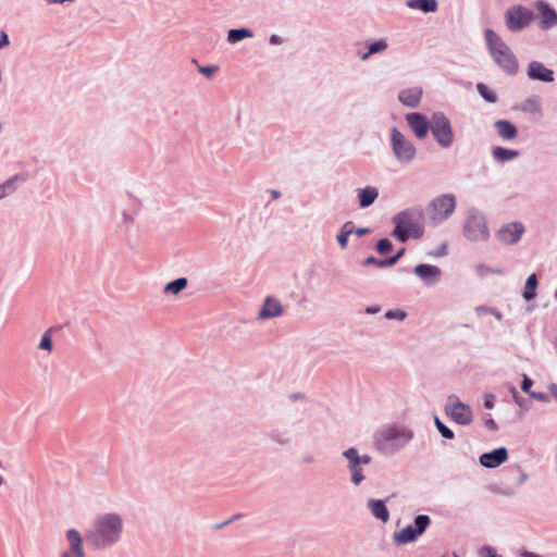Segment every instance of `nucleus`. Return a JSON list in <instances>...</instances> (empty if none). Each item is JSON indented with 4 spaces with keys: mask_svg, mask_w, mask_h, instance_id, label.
I'll return each instance as SVG.
<instances>
[{
    "mask_svg": "<svg viewBox=\"0 0 557 557\" xmlns=\"http://www.w3.org/2000/svg\"><path fill=\"white\" fill-rule=\"evenodd\" d=\"M123 532V520L116 513L98 516L86 532V540L95 548H104L115 544Z\"/></svg>",
    "mask_w": 557,
    "mask_h": 557,
    "instance_id": "1",
    "label": "nucleus"
},
{
    "mask_svg": "<svg viewBox=\"0 0 557 557\" xmlns=\"http://www.w3.org/2000/svg\"><path fill=\"white\" fill-rule=\"evenodd\" d=\"M485 40L494 61L508 74L518 72L519 63L507 44L492 29H486Z\"/></svg>",
    "mask_w": 557,
    "mask_h": 557,
    "instance_id": "2",
    "label": "nucleus"
},
{
    "mask_svg": "<svg viewBox=\"0 0 557 557\" xmlns=\"http://www.w3.org/2000/svg\"><path fill=\"white\" fill-rule=\"evenodd\" d=\"M412 437V432L405 428L389 425L383 429L376 436V446L385 453H391L407 444Z\"/></svg>",
    "mask_w": 557,
    "mask_h": 557,
    "instance_id": "3",
    "label": "nucleus"
},
{
    "mask_svg": "<svg viewBox=\"0 0 557 557\" xmlns=\"http://www.w3.org/2000/svg\"><path fill=\"white\" fill-rule=\"evenodd\" d=\"M456 208V198L453 194H443L434 198L426 208V214L433 224L447 220Z\"/></svg>",
    "mask_w": 557,
    "mask_h": 557,
    "instance_id": "4",
    "label": "nucleus"
},
{
    "mask_svg": "<svg viewBox=\"0 0 557 557\" xmlns=\"http://www.w3.org/2000/svg\"><path fill=\"white\" fill-rule=\"evenodd\" d=\"M505 18L507 28L510 32H519L532 23L534 14L530 9L521 4H517L510 7L506 11Z\"/></svg>",
    "mask_w": 557,
    "mask_h": 557,
    "instance_id": "5",
    "label": "nucleus"
},
{
    "mask_svg": "<svg viewBox=\"0 0 557 557\" xmlns=\"http://www.w3.org/2000/svg\"><path fill=\"white\" fill-rule=\"evenodd\" d=\"M431 519L426 515H419L414 519V528L408 525L398 532H395L393 540L398 545H405L416 541L430 525Z\"/></svg>",
    "mask_w": 557,
    "mask_h": 557,
    "instance_id": "6",
    "label": "nucleus"
},
{
    "mask_svg": "<svg viewBox=\"0 0 557 557\" xmlns=\"http://www.w3.org/2000/svg\"><path fill=\"white\" fill-rule=\"evenodd\" d=\"M430 129L440 146L447 148L453 144V128L449 120L444 114H434L432 116Z\"/></svg>",
    "mask_w": 557,
    "mask_h": 557,
    "instance_id": "7",
    "label": "nucleus"
},
{
    "mask_svg": "<svg viewBox=\"0 0 557 557\" xmlns=\"http://www.w3.org/2000/svg\"><path fill=\"white\" fill-rule=\"evenodd\" d=\"M446 413L449 414L456 423L461 425H468L473 420V414L470 407L459 401L458 397L455 395L448 397Z\"/></svg>",
    "mask_w": 557,
    "mask_h": 557,
    "instance_id": "8",
    "label": "nucleus"
},
{
    "mask_svg": "<svg viewBox=\"0 0 557 557\" xmlns=\"http://www.w3.org/2000/svg\"><path fill=\"white\" fill-rule=\"evenodd\" d=\"M392 145L399 161L410 162L414 158L416 149L413 145L397 128L392 131Z\"/></svg>",
    "mask_w": 557,
    "mask_h": 557,
    "instance_id": "9",
    "label": "nucleus"
},
{
    "mask_svg": "<svg viewBox=\"0 0 557 557\" xmlns=\"http://www.w3.org/2000/svg\"><path fill=\"white\" fill-rule=\"evenodd\" d=\"M463 233L468 239L473 242L486 239L488 237V228L485 219L482 215H469Z\"/></svg>",
    "mask_w": 557,
    "mask_h": 557,
    "instance_id": "10",
    "label": "nucleus"
},
{
    "mask_svg": "<svg viewBox=\"0 0 557 557\" xmlns=\"http://www.w3.org/2000/svg\"><path fill=\"white\" fill-rule=\"evenodd\" d=\"M344 456L348 460V467L351 471V480L358 485L360 484L364 475L362 474L361 465H369L371 462V457L368 455L359 456L358 450L355 448H349L344 451Z\"/></svg>",
    "mask_w": 557,
    "mask_h": 557,
    "instance_id": "11",
    "label": "nucleus"
},
{
    "mask_svg": "<svg viewBox=\"0 0 557 557\" xmlns=\"http://www.w3.org/2000/svg\"><path fill=\"white\" fill-rule=\"evenodd\" d=\"M525 232L521 222H510L500 226L496 232V238L504 245L517 244Z\"/></svg>",
    "mask_w": 557,
    "mask_h": 557,
    "instance_id": "12",
    "label": "nucleus"
},
{
    "mask_svg": "<svg viewBox=\"0 0 557 557\" xmlns=\"http://www.w3.org/2000/svg\"><path fill=\"white\" fill-rule=\"evenodd\" d=\"M65 537L69 548L62 552L61 557H85L81 533L75 529H70L66 531Z\"/></svg>",
    "mask_w": 557,
    "mask_h": 557,
    "instance_id": "13",
    "label": "nucleus"
},
{
    "mask_svg": "<svg viewBox=\"0 0 557 557\" xmlns=\"http://www.w3.org/2000/svg\"><path fill=\"white\" fill-rule=\"evenodd\" d=\"M534 8L539 14L541 28L548 29L557 25V13L547 2L539 0Z\"/></svg>",
    "mask_w": 557,
    "mask_h": 557,
    "instance_id": "14",
    "label": "nucleus"
},
{
    "mask_svg": "<svg viewBox=\"0 0 557 557\" xmlns=\"http://www.w3.org/2000/svg\"><path fill=\"white\" fill-rule=\"evenodd\" d=\"M507 449L505 447H499L493 451L481 455L480 463L485 468H496L507 461Z\"/></svg>",
    "mask_w": 557,
    "mask_h": 557,
    "instance_id": "15",
    "label": "nucleus"
},
{
    "mask_svg": "<svg viewBox=\"0 0 557 557\" xmlns=\"http://www.w3.org/2000/svg\"><path fill=\"white\" fill-rule=\"evenodd\" d=\"M406 120L418 138H424L430 128V123L421 113H409Z\"/></svg>",
    "mask_w": 557,
    "mask_h": 557,
    "instance_id": "16",
    "label": "nucleus"
},
{
    "mask_svg": "<svg viewBox=\"0 0 557 557\" xmlns=\"http://www.w3.org/2000/svg\"><path fill=\"white\" fill-rule=\"evenodd\" d=\"M413 271L428 285L436 283L441 277V270L436 265L418 264Z\"/></svg>",
    "mask_w": 557,
    "mask_h": 557,
    "instance_id": "17",
    "label": "nucleus"
},
{
    "mask_svg": "<svg viewBox=\"0 0 557 557\" xmlns=\"http://www.w3.org/2000/svg\"><path fill=\"white\" fill-rule=\"evenodd\" d=\"M528 76L531 79H537L542 82H553L554 74L553 71L545 67L541 62L532 61L528 67Z\"/></svg>",
    "mask_w": 557,
    "mask_h": 557,
    "instance_id": "18",
    "label": "nucleus"
},
{
    "mask_svg": "<svg viewBox=\"0 0 557 557\" xmlns=\"http://www.w3.org/2000/svg\"><path fill=\"white\" fill-rule=\"evenodd\" d=\"M422 97V90L419 87H412L404 89L399 92V101L410 108H414L419 104Z\"/></svg>",
    "mask_w": 557,
    "mask_h": 557,
    "instance_id": "19",
    "label": "nucleus"
},
{
    "mask_svg": "<svg viewBox=\"0 0 557 557\" xmlns=\"http://www.w3.org/2000/svg\"><path fill=\"white\" fill-rule=\"evenodd\" d=\"M283 308L278 300L268 297L260 311L261 318H273L282 314Z\"/></svg>",
    "mask_w": 557,
    "mask_h": 557,
    "instance_id": "20",
    "label": "nucleus"
},
{
    "mask_svg": "<svg viewBox=\"0 0 557 557\" xmlns=\"http://www.w3.org/2000/svg\"><path fill=\"white\" fill-rule=\"evenodd\" d=\"M495 127L499 137L505 140H512L517 137V128L509 121L498 120L495 122Z\"/></svg>",
    "mask_w": 557,
    "mask_h": 557,
    "instance_id": "21",
    "label": "nucleus"
},
{
    "mask_svg": "<svg viewBox=\"0 0 557 557\" xmlns=\"http://www.w3.org/2000/svg\"><path fill=\"white\" fill-rule=\"evenodd\" d=\"M359 205L362 208L371 206L377 198L379 191L375 187L368 186L357 190Z\"/></svg>",
    "mask_w": 557,
    "mask_h": 557,
    "instance_id": "22",
    "label": "nucleus"
},
{
    "mask_svg": "<svg viewBox=\"0 0 557 557\" xmlns=\"http://www.w3.org/2000/svg\"><path fill=\"white\" fill-rule=\"evenodd\" d=\"M368 507L370 508L372 515L383 522H386L389 519V513L384 502L371 499L368 503Z\"/></svg>",
    "mask_w": 557,
    "mask_h": 557,
    "instance_id": "23",
    "label": "nucleus"
},
{
    "mask_svg": "<svg viewBox=\"0 0 557 557\" xmlns=\"http://www.w3.org/2000/svg\"><path fill=\"white\" fill-rule=\"evenodd\" d=\"M408 5L412 9H419L425 13L435 12L437 2L435 0H410Z\"/></svg>",
    "mask_w": 557,
    "mask_h": 557,
    "instance_id": "24",
    "label": "nucleus"
},
{
    "mask_svg": "<svg viewBox=\"0 0 557 557\" xmlns=\"http://www.w3.org/2000/svg\"><path fill=\"white\" fill-rule=\"evenodd\" d=\"M519 156V151L496 147L493 149V157L500 162L511 160Z\"/></svg>",
    "mask_w": 557,
    "mask_h": 557,
    "instance_id": "25",
    "label": "nucleus"
},
{
    "mask_svg": "<svg viewBox=\"0 0 557 557\" xmlns=\"http://www.w3.org/2000/svg\"><path fill=\"white\" fill-rule=\"evenodd\" d=\"M537 287V277L535 274H531L525 282L523 297L525 300H531L535 297V290Z\"/></svg>",
    "mask_w": 557,
    "mask_h": 557,
    "instance_id": "26",
    "label": "nucleus"
},
{
    "mask_svg": "<svg viewBox=\"0 0 557 557\" xmlns=\"http://www.w3.org/2000/svg\"><path fill=\"white\" fill-rule=\"evenodd\" d=\"M187 286V280L185 277L177 278L165 285L164 292L168 294L177 295L180 292L185 289Z\"/></svg>",
    "mask_w": 557,
    "mask_h": 557,
    "instance_id": "27",
    "label": "nucleus"
},
{
    "mask_svg": "<svg viewBox=\"0 0 557 557\" xmlns=\"http://www.w3.org/2000/svg\"><path fill=\"white\" fill-rule=\"evenodd\" d=\"M251 36H252V33L246 28L231 29L227 35V40L232 44H235L244 38H248Z\"/></svg>",
    "mask_w": 557,
    "mask_h": 557,
    "instance_id": "28",
    "label": "nucleus"
},
{
    "mask_svg": "<svg viewBox=\"0 0 557 557\" xmlns=\"http://www.w3.org/2000/svg\"><path fill=\"white\" fill-rule=\"evenodd\" d=\"M476 88H478V91L479 94L487 101V102H491V103H494L496 102L497 98H496V95L490 89V87H487L485 84L483 83H479L476 85Z\"/></svg>",
    "mask_w": 557,
    "mask_h": 557,
    "instance_id": "29",
    "label": "nucleus"
},
{
    "mask_svg": "<svg viewBox=\"0 0 557 557\" xmlns=\"http://www.w3.org/2000/svg\"><path fill=\"white\" fill-rule=\"evenodd\" d=\"M387 48V44L385 40H379L370 45L369 51L364 53L361 59L367 60L369 55L384 51Z\"/></svg>",
    "mask_w": 557,
    "mask_h": 557,
    "instance_id": "30",
    "label": "nucleus"
},
{
    "mask_svg": "<svg viewBox=\"0 0 557 557\" xmlns=\"http://www.w3.org/2000/svg\"><path fill=\"white\" fill-rule=\"evenodd\" d=\"M18 175L14 176L13 178L7 181L5 183L0 185V199L4 198L8 194L12 193L15 187L14 183L18 180Z\"/></svg>",
    "mask_w": 557,
    "mask_h": 557,
    "instance_id": "31",
    "label": "nucleus"
},
{
    "mask_svg": "<svg viewBox=\"0 0 557 557\" xmlns=\"http://www.w3.org/2000/svg\"><path fill=\"white\" fill-rule=\"evenodd\" d=\"M350 225V223H346L341 232V234L337 235V240H338V244L341 246V248H346L347 247V243H348V237L349 235L351 234V228H349L348 226Z\"/></svg>",
    "mask_w": 557,
    "mask_h": 557,
    "instance_id": "32",
    "label": "nucleus"
},
{
    "mask_svg": "<svg viewBox=\"0 0 557 557\" xmlns=\"http://www.w3.org/2000/svg\"><path fill=\"white\" fill-rule=\"evenodd\" d=\"M434 422L443 437L448 440L454 438V432L449 428H447L437 417H435Z\"/></svg>",
    "mask_w": 557,
    "mask_h": 557,
    "instance_id": "33",
    "label": "nucleus"
},
{
    "mask_svg": "<svg viewBox=\"0 0 557 557\" xmlns=\"http://www.w3.org/2000/svg\"><path fill=\"white\" fill-rule=\"evenodd\" d=\"M395 222L397 223L395 230L393 231V236L399 239L400 242H406L408 238V231L406 227H403L400 222L398 221V218L395 219Z\"/></svg>",
    "mask_w": 557,
    "mask_h": 557,
    "instance_id": "34",
    "label": "nucleus"
},
{
    "mask_svg": "<svg viewBox=\"0 0 557 557\" xmlns=\"http://www.w3.org/2000/svg\"><path fill=\"white\" fill-rule=\"evenodd\" d=\"M39 348L44 349V350H47V351H51L52 350V339H51V335H50L49 331H47L42 335L41 341L39 343Z\"/></svg>",
    "mask_w": 557,
    "mask_h": 557,
    "instance_id": "35",
    "label": "nucleus"
},
{
    "mask_svg": "<svg viewBox=\"0 0 557 557\" xmlns=\"http://www.w3.org/2000/svg\"><path fill=\"white\" fill-rule=\"evenodd\" d=\"M480 557H503L498 555L494 547L484 545L479 549Z\"/></svg>",
    "mask_w": 557,
    "mask_h": 557,
    "instance_id": "36",
    "label": "nucleus"
},
{
    "mask_svg": "<svg viewBox=\"0 0 557 557\" xmlns=\"http://www.w3.org/2000/svg\"><path fill=\"white\" fill-rule=\"evenodd\" d=\"M392 247V243L387 238H383L377 242V251L381 255L389 252Z\"/></svg>",
    "mask_w": 557,
    "mask_h": 557,
    "instance_id": "37",
    "label": "nucleus"
},
{
    "mask_svg": "<svg viewBox=\"0 0 557 557\" xmlns=\"http://www.w3.org/2000/svg\"><path fill=\"white\" fill-rule=\"evenodd\" d=\"M476 272L480 274V275H485L487 273H495V274H502L503 271L500 269H491L484 264H480L476 267Z\"/></svg>",
    "mask_w": 557,
    "mask_h": 557,
    "instance_id": "38",
    "label": "nucleus"
},
{
    "mask_svg": "<svg viewBox=\"0 0 557 557\" xmlns=\"http://www.w3.org/2000/svg\"><path fill=\"white\" fill-rule=\"evenodd\" d=\"M403 253H404V249H401L397 255L393 256L392 258L384 260V261H380L379 265L380 267L393 265L398 261V259L403 256Z\"/></svg>",
    "mask_w": 557,
    "mask_h": 557,
    "instance_id": "39",
    "label": "nucleus"
},
{
    "mask_svg": "<svg viewBox=\"0 0 557 557\" xmlns=\"http://www.w3.org/2000/svg\"><path fill=\"white\" fill-rule=\"evenodd\" d=\"M385 317L387 319H398V320H403L405 319L406 314L405 312L400 311V310H391V311H387L385 313Z\"/></svg>",
    "mask_w": 557,
    "mask_h": 557,
    "instance_id": "40",
    "label": "nucleus"
},
{
    "mask_svg": "<svg viewBox=\"0 0 557 557\" xmlns=\"http://www.w3.org/2000/svg\"><path fill=\"white\" fill-rule=\"evenodd\" d=\"M532 384H533V381L530 377L524 376V379L522 381V385H521L522 391L525 393H529Z\"/></svg>",
    "mask_w": 557,
    "mask_h": 557,
    "instance_id": "41",
    "label": "nucleus"
},
{
    "mask_svg": "<svg viewBox=\"0 0 557 557\" xmlns=\"http://www.w3.org/2000/svg\"><path fill=\"white\" fill-rule=\"evenodd\" d=\"M215 71H216V67H214V66L200 67V72L203 73L207 76H210Z\"/></svg>",
    "mask_w": 557,
    "mask_h": 557,
    "instance_id": "42",
    "label": "nucleus"
},
{
    "mask_svg": "<svg viewBox=\"0 0 557 557\" xmlns=\"http://www.w3.org/2000/svg\"><path fill=\"white\" fill-rule=\"evenodd\" d=\"M485 425L490 429V430H497V423L493 420V419H488L485 421Z\"/></svg>",
    "mask_w": 557,
    "mask_h": 557,
    "instance_id": "43",
    "label": "nucleus"
},
{
    "mask_svg": "<svg viewBox=\"0 0 557 557\" xmlns=\"http://www.w3.org/2000/svg\"><path fill=\"white\" fill-rule=\"evenodd\" d=\"M0 36H1L0 48H2L3 46L8 45L9 39H8V35L4 32H1Z\"/></svg>",
    "mask_w": 557,
    "mask_h": 557,
    "instance_id": "44",
    "label": "nucleus"
},
{
    "mask_svg": "<svg viewBox=\"0 0 557 557\" xmlns=\"http://www.w3.org/2000/svg\"><path fill=\"white\" fill-rule=\"evenodd\" d=\"M484 406L488 409L493 408V396L490 395L485 398Z\"/></svg>",
    "mask_w": 557,
    "mask_h": 557,
    "instance_id": "45",
    "label": "nucleus"
},
{
    "mask_svg": "<svg viewBox=\"0 0 557 557\" xmlns=\"http://www.w3.org/2000/svg\"><path fill=\"white\" fill-rule=\"evenodd\" d=\"M520 556L521 557H540L537 554L528 552V550H521Z\"/></svg>",
    "mask_w": 557,
    "mask_h": 557,
    "instance_id": "46",
    "label": "nucleus"
},
{
    "mask_svg": "<svg viewBox=\"0 0 557 557\" xmlns=\"http://www.w3.org/2000/svg\"><path fill=\"white\" fill-rule=\"evenodd\" d=\"M237 518H238V515L234 516L232 519H230L227 521H224L222 523L216 524L215 528L216 529H221V528H223L224 525L228 524L230 522L234 521Z\"/></svg>",
    "mask_w": 557,
    "mask_h": 557,
    "instance_id": "47",
    "label": "nucleus"
},
{
    "mask_svg": "<svg viewBox=\"0 0 557 557\" xmlns=\"http://www.w3.org/2000/svg\"><path fill=\"white\" fill-rule=\"evenodd\" d=\"M366 264H379L380 262L376 261L374 257H369L366 262Z\"/></svg>",
    "mask_w": 557,
    "mask_h": 557,
    "instance_id": "48",
    "label": "nucleus"
},
{
    "mask_svg": "<svg viewBox=\"0 0 557 557\" xmlns=\"http://www.w3.org/2000/svg\"><path fill=\"white\" fill-rule=\"evenodd\" d=\"M368 232H369V230H368V228H357L355 233H356L358 236H362V235L367 234Z\"/></svg>",
    "mask_w": 557,
    "mask_h": 557,
    "instance_id": "49",
    "label": "nucleus"
},
{
    "mask_svg": "<svg viewBox=\"0 0 557 557\" xmlns=\"http://www.w3.org/2000/svg\"><path fill=\"white\" fill-rule=\"evenodd\" d=\"M272 199H277L280 197V193L276 190H271Z\"/></svg>",
    "mask_w": 557,
    "mask_h": 557,
    "instance_id": "50",
    "label": "nucleus"
},
{
    "mask_svg": "<svg viewBox=\"0 0 557 557\" xmlns=\"http://www.w3.org/2000/svg\"><path fill=\"white\" fill-rule=\"evenodd\" d=\"M272 44H277L280 41L278 37L276 35H273L270 39Z\"/></svg>",
    "mask_w": 557,
    "mask_h": 557,
    "instance_id": "51",
    "label": "nucleus"
},
{
    "mask_svg": "<svg viewBox=\"0 0 557 557\" xmlns=\"http://www.w3.org/2000/svg\"><path fill=\"white\" fill-rule=\"evenodd\" d=\"M550 391H552V394L554 395V397L557 399V386L554 385Z\"/></svg>",
    "mask_w": 557,
    "mask_h": 557,
    "instance_id": "52",
    "label": "nucleus"
},
{
    "mask_svg": "<svg viewBox=\"0 0 557 557\" xmlns=\"http://www.w3.org/2000/svg\"><path fill=\"white\" fill-rule=\"evenodd\" d=\"M50 3H63L65 0H47Z\"/></svg>",
    "mask_w": 557,
    "mask_h": 557,
    "instance_id": "53",
    "label": "nucleus"
},
{
    "mask_svg": "<svg viewBox=\"0 0 557 557\" xmlns=\"http://www.w3.org/2000/svg\"><path fill=\"white\" fill-rule=\"evenodd\" d=\"M539 399H544V395L540 394L539 396H536Z\"/></svg>",
    "mask_w": 557,
    "mask_h": 557,
    "instance_id": "54",
    "label": "nucleus"
},
{
    "mask_svg": "<svg viewBox=\"0 0 557 557\" xmlns=\"http://www.w3.org/2000/svg\"><path fill=\"white\" fill-rule=\"evenodd\" d=\"M3 483V478L0 475V485Z\"/></svg>",
    "mask_w": 557,
    "mask_h": 557,
    "instance_id": "55",
    "label": "nucleus"
},
{
    "mask_svg": "<svg viewBox=\"0 0 557 557\" xmlns=\"http://www.w3.org/2000/svg\"><path fill=\"white\" fill-rule=\"evenodd\" d=\"M453 557H458L456 554H453Z\"/></svg>",
    "mask_w": 557,
    "mask_h": 557,
    "instance_id": "56",
    "label": "nucleus"
},
{
    "mask_svg": "<svg viewBox=\"0 0 557 557\" xmlns=\"http://www.w3.org/2000/svg\"><path fill=\"white\" fill-rule=\"evenodd\" d=\"M444 557V556H443Z\"/></svg>",
    "mask_w": 557,
    "mask_h": 557,
    "instance_id": "57",
    "label": "nucleus"
}]
</instances>
